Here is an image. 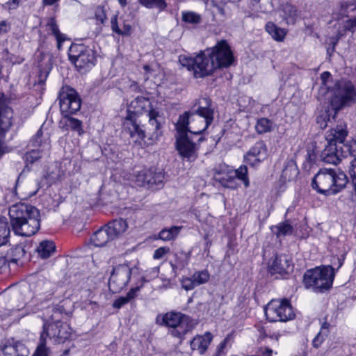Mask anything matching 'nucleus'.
<instances>
[{"mask_svg":"<svg viewBox=\"0 0 356 356\" xmlns=\"http://www.w3.org/2000/svg\"><path fill=\"white\" fill-rule=\"evenodd\" d=\"M10 224L14 233L22 236H31L40 227V216L35 207L19 203L9 209Z\"/></svg>","mask_w":356,"mask_h":356,"instance_id":"obj_1","label":"nucleus"},{"mask_svg":"<svg viewBox=\"0 0 356 356\" xmlns=\"http://www.w3.org/2000/svg\"><path fill=\"white\" fill-rule=\"evenodd\" d=\"M147 113L150 122L156 120V112L152 108L149 99L137 97L128 106V115L123 122V131L129 135L133 143L141 145L145 138V132L137 122L139 114Z\"/></svg>","mask_w":356,"mask_h":356,"instance_id":"obj_2","label":"nucleus"},{"mask_svg":"<svg viewBox=\"0 0 356 356\" xmlns=\"http://www.w3.org/2000/svg\"><path fill=\"white\" fill-rule=\"evenodd\" d=\"M348 183L346 174L338 168H321L313 178L312 186L318 193L325 195H335Z\"/></svg>","mask_w":356,"mask_h":356,"instance_id":"obj_3","label":"nucleus"},{"mask_svg":"<svg viewBox=\"0 0 356 356\" xmlns=\"http://www.w3.org/2000/svg\"><path fill=\"white\" fill-rule=\"evenodd\" d=\"M60 108L65 116L64 125L67 129H70L78 133L79 136L83 134L82 122L79 120L70 117L79 111L81 101L76 91L67 86H63L58 95Z\"/></svg>","mask_w":356,"mask_h":356,"instance_id":"obj_4","label":"nucleus"},{"mask_svg":"<svg viewBox=\"0 0 356 356\" xmlns=\"http://www.w3.org/2000/svg\"><path fill=\"white\" fill-rule=\"evenodd\" d=\"M213 108L211 101L208 97H202L194 106L193 112H185L181 116L186 115L188 124L186 132L200 134L211 124L213 120Z\"/></svg>","mask_w":356,"mask_h":356,"instance_id":"obj_5","label":"nucleus"},{"mask_svg":"<svg viewBox=\"0 0 356 356\" xmlns=\"http://www.w3.org/2000/svg\"><path fill=\"white\" fill-rule=\"evenodd\" d=\"M327 94L334 117L342 108L356 102V88L346 79L336 81L332 88L327 90Z\"/></svg>","mask_w":356,"mask_h":356,"instance_id":"obj_6","label":"nucleus"},{"mask_svg":"<svg viewBox=\"0 0 356 356\" xmlns=\"http://www.w3.org/2000/svg\"><path fill=\"white\" fill-rule=\"evenodd\" d=\"M334 276V269L332 266L316 267L305 272L303 282L307 289L314 292H324L331 288Z\"/></svg>","mask_w":356,"mask_h":356,"instance_id":"obj_7","label":"nucleus"},{"mask_svg":"<svg viewBox=\"0 0 356 356\" xmlns=\"http://www.w3.org/2000/svg\"><path fill=\"white\" fill-rule=\"evenodd\" d=\"M188 124L186 115L179 116L176 124L177 136L176 137V146L179 155L188 161H194L197 157L195 144L191 141L186 132Z\"/></svg>","mask_w":356,"mask_h":356,"instance_id":"obj_8","label":"nucleus"},{"mask_svg":"<svg viewBox=\"0 0 356 356\" xmlns=\"http://www.w3.org/2000/svg\"><path fill=\"white\" fill-rule=\"evenodd\" d=\"M27 286L21 287L11 295H3L0 298V316H10L12 312L20 311L33 299L32 294L27 293Z\"/></svg>","mask_w":356,"mask_h":356,"instance_id":"obj_9","label":"nucleus"},{"mask_svg":"<svg viewBox=\"0 0 356 356\" xmlns=\"http://www.w3.org/2000/svg\"><path fill=\"white\" fill-rule=\"evenodd\" d=\"M139 274V268L136 265L131 266L126 263L115 266L108 281L110 290L113 293L120 292L127 286L131 277L135 278Z\"/></svg>","mask_w":356,"mask_h":356,"instance_id":"obj_10","label":"nucleus"},{"mask_svg":"<svg viewBox=\"0 0 356 356\" xmlns=\"http://www.w3.org/2000/svg\"><path fill=\"white\" fill-rule=\"evenodd\" d=\"M69 58L76 69L82 73L91 69L96 61L94 51L81 44L71 45L69 49Z\"/></svg>","mask_w":356,"mask_h":356,"instance_id":"obj_11","label":"nucleus"},{"mask_svg":"<svg viewBox=\"0 0 356 356\" xmlns=\"http://www.w3.org/2000/svg\"><path fill=\"white\" fill-rule=\"evenodd\" d=\"M264 312L270 322H286L295 316L292 306L286 299L272 300L266 306Z\"/></svg>","mask_w":356,"mask_h":356,"instance_id":"obj_12","label":"nucleus"},{"mask_svg":"<svg viewBox=\"0 0 356 356\" xmlns=\"http://www.w3.org/2000/svg\"><path fill=\"white\" fill-rule=\"evenodd\" d=\"M163 323L171 328L170 333L175 337L181 338L195 326L193 321L179 312L166 313L163 317Z\"/></svg>","mask_w":356,"mask_h":356,"instance_id":"obj_13","label":"nucleus"},{"mask_svg":"<svg viewBox=\"0 0 356 356\" xmlns=\"http://www.w3.org/2000/svg\"><path fill=\"white\" fill-rule=\"evenodd\" d=\"M347 130L343 125H339L334 129L327 131L326 140L329 143V145L323 151L322 156L325 163L337 164L339 159L337 155V143H342L347 136Z\"/></svg>","mask_w":356,"mask_h":356,"instance_id":"obj_14","label":"nucleus"},{"mask_svg":"<svg viewBox=\"0 0 356 356\" xmlns=\"http://www.w3.org/2000/svg\"><path fill=\"white\" fill-rule=\"evenodd\" d=\"M60 314L55 311L51 316V321L44 324V339L48 337L54 342L60 343L65 341L71 334V328L67 323L57 319V315Z\"/></svg>","mask_w":356,"mask_h":356,"instance_id":"obj_15","label":"nucleus"},{"mask_svg":"<svg viewBox=\"0 0 356 356\" xmlns=\"http://www.w3.org/2000/svg\"><path fill=\"white\" fill-rule=\"evenodd\" d=\"M208 53L216 69L228 67L234 63L233 54L225 40L217 42Z\"/></svg>","mask_w":356,"mask_h":356,"instance_id":"obj_16","label":"nucleus"},{"mask_svg":"<svg viewBox=\"0 0 356 356\" xmlns=\"http://www.w3.org/2000/svg\"><path fill=\"white\" fill-rule=\"evenodd\" d=\"M54 288L55 285L52 282L44 278L32 277L27 287V293L29 296L32 294L33 298L42 302L51 299Z\"/></svg>","mask_w":356,"mask_h":356,"instance_id":"obj_17","label":"nucleus"},{"mask_svg":"<svg viewBox=\"0 0 356 356\" xmlns=\"http://www.w3.org/2000/svg\"><path fill=\"white\" fill-rule=\"evenodd\" d=\"M193 72L197 78L204 77L210 74L216 68L209 56L204 53H200L194 58Z\"/></svg>","mask_w":356,"mask_h":356,"instance_id":"obj_18","label":"nucleus"},{"mask_svg":"<svg viewBox=\"0 0 356 356\" xmlns=\"http://www.w3.org/2000/svg\"><path fill=\"white\" fill-rule=\"evenodd\" d=\"M267 156V148L264 141L259 140L245 154V162L252 165H256L264 161Z\"/></svg>","mask_w":356,"mask_h":356,"instance_id":"obj_19","label":"nucleus"},{"mask_svg":"<svg viewBox=\"0 0 356 356\" xmlns=\"http://www.w3.org/2000/svg\"><path fill=\"white\" fill-rule=\"evenodd\" d=\"M29 349L19 341L8 340L0 345V356H28Z\"/></svg>","mask_w":356,"mask_h":356,"instance_id":"obj_20","label":"nucleus"},{"mask_svg":"<svg viewBox=\"0 0 356 356\" xmlns=\"http://www.w3.org/2000/svg\"><path fill=\"white\" fill-rule=\"evenodd\" d=\"M213 339V335L207 332L203 335H197L191 341L193 350H197L201 355L204 354Z\"/></svg>","mask_w":356,"mask_h":356,"instance_id":"obj_21","label":"nucleus"},{"mask_svg":"<svg viewBox=\"0 0 356 356\" xmlns=\"http://www.w3.org/2000/svg\"><path fill=\"white\" fill-rule=\"evenodd\" d=\"M291 269V263L284 254L276 256L270 265V270L272 273L282 274L288 273Z\"/></svg>","mask_w":356,"mask_h":356,"instance_id":"obj_22","label":"nucleus"},{"mask_svg":"<svg viewBox=\"0 0 356 356\" xmlns=\"http://www.w3.org/2000/svg\"><path fill=\"white\" fill-rule=\"evenodd\" d=\"M220 170L215 169L214 179L218 181L224 187L234 188V185L233 184L235 181L234 175L232 174L225 165L220 166Z\"/></svg>","mask_w":356,"mask_h":356,"instance_id":"obj_23","label":"nucleus"},{"mask_svg":"<svg viewBox=\"0 0 356 356\" xmlns=\"http://www.w3.org/2000/svg\"><path fill=\"white\" fill-rule=\"evenodd\" d=\"M113 239L120 237L128 228L127 221L122 218L115 219L106 225Z\"/></svg>","mask_w":356,"mask_h":356,"instance_id":"obj_24","label":"nucleus"},{"mask_svg":"<svg viewBox=\"0 0 356 356\" xmlns=\"http://www.w3.org/2000/svg\"><path fill=\"white\" fill-rule=\"evenodd\" d=\"M113 241L106 226L97 230L90 238L91 243L96 247H103Z\"/></svg>","mask_w":356,"mask_h":356,"instance_id":"obj_25","label":"nucleus"},{"mask_svg":"<svg viewBox=\"0 0 356 356\" xmlns=\"http://www.w3.org/2000/svg\"><path fill=\"white\" fill-rule=\"evenodd\" d=\"M12 112L9 108L0 110V145L3 141L6 133L11 127Z\"/></svg>","mask_w":356,"mask_h":356,"instance_id":"obj_26","label":"nucleus"},{"mask_svg":"<svg viewBox=\"0 0 356 356\" xmlns=\"http://www.w3.org/2000/svg\"><path fill=\"white\" fill-rule=\"evenodd\" d=\"M111 28L113 31L122 35H129L131 33V25L126 19L121 17L118 22L117 17L111 19Z\"/></svg>","mask_w":356,"mask_h":356,"instance_id":"obj_27","label":"nucleus"},{"mask_svg":"<svg viewBox=\"0 0 356 356\" xmlns=\"http://www.w3.org/2000/svg\"><path fill=\"white\" fill-rule=\"evenodd\" d=\"M298 175V169L295 162L292 160L289 161L282 172L281 181L284 183L291 181L296 179Z\"/></svg>","mask_w":356,"mask_h":356,"instance_id":"obj_28","label":"nucleus"},{"mask_svg":"<svg viewBox=\"0 0 356 356\" xmlns=\"http://www.w3.org/2000/svg\"><path fill=\"white\" fill-rule=\"evenodd\" d=\"M265 29L272 38L277 41H283L286 34L284 29L277 26L273 22H268L266 24Z\"/></svg>","mask_w":356,"mask_h":356,"instance_id":"obj_29","label":"nucleus"},{"mask_svg":"<svg viewBox=\"0 0 356 356\" xmlns=\"http://www.w3.org/2000/svg\"><path fill=\"white\" fill-rule=\"evenodd\" d=\"M47 26L48 30L56 37L57 40V47L60 49L61 48L62 42L66 40V36L59 31L58 26L54 18L49 19Z\"/></svg>","mask_w":356,"mask_h":356,"instance_id":"obj_30","label":"nucleus"},{"mask_svg":"<svg viewBox=\"0 0 356 356\" xmlns=\"http://www.w3.org/2000/svg\"><path fill=\"white\" fill-rule=\"evenodd\" d=\"M54 251L55 245L54 243L50 241H42L37 248L38 255L42 259L49 257Z\"/></svg>","mask_w":356,"mask_h":356,"instance_id":"obj_31","label":"nucleus"},{"mask_svg":"<svg viewBox=\"0 0 356 356\" xmlns=\"http://www.w3.org/2000/svg\"><path fill=\"white\" fill-rule=\"evenodd\" d=\"M10 233V230L7 218L0 216V247L8 242Z\"/></svg>","mask_w":356,"mask_h":356,"instance_id":"obj_32","label":"nucleus"},{"mask_svg":"<svg viewBox=\"0 0 356 356\" xmlns=\"http://www.w3.org/2000/svg\"><path fill=\"white\" fill-rule=\"evenodd\" d=\"M274 128L275 124L270 120L266 118L259 119L255 125V129L259 134L270 132L273 131Z\"/></svg>","mask_w":356,"mask_h":356,"instance_id":"obj_33","label":"nucleus"},{"mask_svg":"<svg viewBox=\"0 0 356 356\" xmlns=\"http://www.w3.org/2000/svg\"><path fill=\"white\" fill-rule=\"evenodd\" d=\"M181 227L172 226L170 228L163 229L157 236V239L159 238L163 241H170L174 239L179 233Z\"/></svg>","mask_w":356,"mask_h":356,"instance_id":"obj_34","label":"nucleus"},{"mask_svg":"<svg viewBox=\"0 0 356 356\" xmlns=\"http://www.w3.org/2000/svg\"><path fill=\"white\" fill-rule=\"evenodd\" d=\"M42 135L43 133L41 129H39L36 134L34 136L32 139L33 145L35 147H42V150L49 149L50 148V140L49 137L47 136L44 141H42Z\"/></svg>","mask_w":356,"mask_h":356,"instance_id":"obj_35","label":"nucleus"},{"mask_svg":"<svg viewBox=\"0 0 356 356\" xmlns=\"http://www.w3.org/2000/svg\"><path fill=\"white\" fill-rule=\"evenodd\" d=\"M182 20L188 24H197L201 22V15L193 11H184L181 14Z\"/></svg>","mask_w":356,"mask_h":356,"instance_id":"obj_36","label":"nucleus"},{"mask_svg":"<svg viewBox=\"0 0 356 356\" xmlns=\"http://www.w3.org/2000/svg\"><path fill=\"white\" fill-rule=\"evenodd\" d=\"M231 173L234 175L235 178L237 177L238 179L243 181L245 187L249 186L248 168L245 165H241L235 171H231Z\"/></svg>","mask_w":356,"mask_h":356,"instance_id":"obj_37","label":"nucleus"},{"mask_svg":"<svg viewBox=\"0 0 356 356\" xmlns=\"http://www.w3.org/2000/svg\"><path fill=\"white\" fill-rule=\"evenodd\" d=\"M192 277L197 286L207 283L209 280L210 275L207 270H204L195 272Z\"/></svg>","mask_w":356,"mask_h":356,"instance_id":"obj_38","label":"nucleus"},{"mask_svg":"<svg viewBox=\"0 0 356 356\" xmlns=\"http://www.w3.org/2000/svg\"><path fill=\"white\" fill-rule=\"evenodd\" d=\"M275 229L277 236L290 235L293 232V227L288 222H284L278 224L275 227Z\"/></svg>","mask_w":356,"mask_h":356,"instance_id":"obj_39","label":"nucleus"},{"mask_svg":"<svg viewBox=\"0 0 356 356\" xmlns=\"http://www.w3.org/2000/svg\"><path fill=\"white\" fill-rule=\"evenodd\" d=\"M49 349L46 346V341L44 339V333L41 334L40 343L33 356H48Z\"/></svg>","mask_w":356,"mask_h":356,"instance_id":"obj_40","label":"nucleus"},{"mask_svg":"<svg viewBox=\"0 0 356 356\" xmlns=\"http://www.w3.org/2000/svg\"><path fill=\"white\" fill-rule=\"evenodd\" d=\"M25 254V250L22 245H16L10 250V261L16 264Z\"/></svg>","mask_w":356,"mask_h":356,"instance_id":"obj_41","label":"nucleus"},{"mask_svg":"<svg viewBox=\"0 0 356 356\" xmlns=\"http://www.w3.org/2000/svg\"><path fill=\"white\" fill-rule=\"evenodd\" d=\"M334 118L336 116H333V111L329 109L325 112V113L321 114L316 118V122L319 124L321 129H325L327 125V122L330 120V117Z\"/></svg>","mask_w":356,"mask_h":356,"instance_id":"obj_42","label":"nucleus"},{"mask_svg":"<svg viewBox=\"0 0 356 356\" xmlns=\"http://www.w3.org/2000/svg\"><path fill=\"white\" fill-rule=\"evenodd\" d=\"M327 327L323 326L319 332L314 337L312 341V345L314 348H318L324 341L325 338L327 334Z\"/></svg>","mask_w":356,"mask_h":356,"instance_id":"obj_43","label":"nucleus"},{"mask_svg":"<svg viewBox=\"0 0 356 356\" xmlns=\"http://www.w3.org/2000/svg\"><path fill=\"white\" fill-rule=\"evenodd\" d=\"M134 181L137 186H145L149 183L150 180L145 171H140L134 176Z\"/></svg>","mask_w":356,"mask_h":356,"instance_id":"obj_44","label":"nucleus"},{"mask_svg":"<svg viewBox=\"0 0 356 356\" xmlns=\"http://www.w3.org/2000/svg\"><path fill=\"white\" fill-rule=\"evenodd\" d=\"M94 19L96 21V24L97 26H101L104 23L106 19V15L104 9L102 7L99 6L95 9Z\"/></svg>","mask_w":356,"mask_h":356,"instance_id":"obj_45","label":"nucleus"},{"mask_svg":"<svg viewBox=\"0 0 356 356\" xmlns=\"http://www.w3.org/2000/svg\"><path fill=\"white\" fill-rule=\"evenodd\" d=\"M41 157L39 150L33 149L25 154V160L27 163H33Z\"/></svg>","mask_w":356,"mask_h":356,"instance_id":"obj_46","label":"nucleus"},{"mask_svg":"<svg viewBox=\"0 0 356 356\" xmlns=\"http://www.w3.org/2000/svg\"><path fill=\"white\" fill-rule=\"evenodd\" d=\"M284 12L291 19L292 22H294L298 15L296 8L292 5H286L284 8Z\"/></svg>","mask_w":356,"mask_h":356,"instance_id":"obj_47","label":"nucleus"},{"mask_svg":"<svg viewBox=\"0 0 356 356\" xmlns=\"http://www.w3.org/2000/svg\"><path fill=\"white\" fill-rule=\"evenodd\" d=\"M179 60L182 66L187 67L189 70H193L194 58H188L186 56H180Z\"/></svg>","mask_w":356,"mask_h":356,"instance_id":"obj_48","label":"nucleus"},{"mask_svg":"<svg viewBox=\"0 0 356 356\" xmlns=\"http://www.w3.org/2000/svg\"><path fill=\"white\" fill-rule=\"evenodd\" d=\"M344 27L351 32L352 35H356V17L344 22Z\"/></svg>","mask_w":356,"mask_h":356,"instance_id":"obj_49","label":"nucleus"},{"mask_svg":"<svg viewBox=\"0 0 356 356\" xmlns=\"http://www.w3.org/2000/svg\"><path fill=\"white\" fill-rule=\"evenodd\" d=\"M181 286L186 291L192 290L196 286L193 277L184 278L181 280Z\"/></svg>","mask_w":356,"mask_h":356,"instance_id":"obj_50","label":"nucleus"},{"mask_svg":"<svg viewBox=\"0 0 356 356\" xmlns=\"http://www.w3.org/2000/svg\"><path fill=\"white\" fill-rule=\"evenodd\" d=\"M29 186L33 188L25 193V197H31L35 195L40 188L38 181H32L29 183Z\"/></svg>","mask_w":356,"mask_h":356,"instance_id":"obj_51","label":"nucleus"},{"mask_svg":"<svg viewBox=\"0 0 356 356\" xmlns=\"http://www.w3.org/2000/svg\"><path fill=\"white\" fill-rule=\"evenodd\" d=\"M142 286V284L140 285L137 284L136 286L132 287L129 291L126 294V297L129 302L134 300L138 296V293Z\"/></svg>","mask_w":356,"mask_h":356,"instance_id":"obj_52","label":"nucleus"},{"mask_svg":"<svg viewBox=\"0 0 356 356\" xmlns=\"http://www.w3.org/2000/svg\"><path fill=\"white\" fill-rule=\"evenodd\" d=\"M331 74L329 72H324L321 75V92H324L327 90V82L328 80L330 79Z\"/></svg>","mask_w":356,"mask_h":356,"instance_id":"obj_53","label":"nucleus"},{"mask_svg":"<svg viewBox=\"0 0 356 356\" xmlns=\"http://www.w3.org/2000/svg\"><path fill=\"white\" fill-rule=\"evenodd\" d=\"M129 302L127 300L126 296H120L118 298H117L116 300H115V301L113 303V307L116 309H120L122 306H124V305H126Z\"/></svg>","mask_w":356,"mask_h":356,"instance_id":"obj_54","label":"nucleus"},{"mask_svg":"<svg viewBox=\"0 0 356 356\" xmlns=\"http://www.w3.org/2000/svg\"><path fill=\"white\" fill-rule=\"evenodd\" d=\"M169 252L170 248L168 247H160L157 248V259L163 257Z\"/></svg>","mask_w":356,"mask_h":356,"instance_id":"obj_55","label":"nucleus"},{"mask_svg":"<svg viewBox=\"0 0 356 356\" xmlns=\"http://www.w3.org/2000/svg\"><path fill=\"white\" fill-rule=\"evenodd\" d=\"M139 1L147 8H152L156 3V0H139Z\"/></svg>","mask_w":356,"mask_h":356,"instance_id":"obj_56","label":"nucleus"},{"mask_svg":"<svg viewBox=\"0 0 356 356\" xmlns=\"http://www.w3.org/2000/svg\"><path fill=\"white\" fill-rule=\"evenodd\" d=\"M9 30V26L6 22L3 21L0 22V34L6 33Z\"/></svg>","mask_w":356,"mask_h":356,"instance_id":"obj_57","label":"nucleus"},{"mask_svg":"<svg viewBox=\"0 0 356 356\" xmlns=\"http://www.w3.org/2000/svg\"><path fill=\"white\" fill-rule=\"evenodd\" d=\"M348 31V29H346L344 27V24L343 25V29L341 30H339L337 34V40H339L343 37L346 35V32Z\"/></svg>","mask_w":356,"mask_h":356,"instance_id":"obj_58","label":"nucleus"},{"mask_svg":"<svg viewBox=\"0 0 356 356\" xmlns=\"http://www.w3.org/2000/svg\"><path fill=\"white\" fill-rule=\"evenodd\" d=\"M10 261L8 260L6 257L2 256L0 254V268L7 266L8 262Z\"/></svg>","mask_w":356,"mask_h":356,"instance_id":"obj_59","label":"nucleus"},{"mask_svg":"<svg viewBox=\"0 0 356 356\" xmlns=\"http://www.w3.org/2000/svg\"><path fill=\"white\" fill-rule=\"evenodd\" d=\"M7 3L9 6V8L15 9L18 6L19 0H9Z\"/></svg>","mask_w":356,"mask_h":356,"instance_id":"obj_60","label":"nucleus"},{"mask_svg":"<svg viewBox=\"0 0 356 356\" xmlns=\"http://www.w3.org/2000/svg\"><path fill=\"white\" fill-rule=\"evenodd\" d=\"M166 7V3L164 0H157V8L163 10Z\"/></svg>","mask_w":356,"mask_h":356,"instance_id":"obj_61","label":"nucleus"},{"mask_svg":"<svg viewBox=\"0 0 356 356\" xmlns=\"http://www.w3.org/2000/svg\"><path fill=\"white\" fill-rule=\"evenodd\" d=\"M129 88L131 91H134V92H136V91H138L139 90V86L138 85V83L135 81H133L131 84H130V86H129Z\"/></svg>","mask_w":356,"mask_h":356,"instance_id":"obj_62","label":"nucleus"},{"mask_svg":"<svg viewBox=\"0 0 356 356\" xmlns=\"http://www.w3.org/2000/svg\"><path fill=\"white\" fill-rule=\"evenodd\" d=\"M58 0H43V3L44 5L51 6L53 5L54 3L58 1Z\"/></svg>","mask_w":356,"mask_h":356,"instance_id":"obj_63","label":"nucleus"},{"mask_svg":"<svg viewBox=\"0 0 356 356\" xmlns=\"http://www.w3.org/2000/svg\"><path fill=\"white\" fill-rule=\"evenodd\" d=\"M121 6L124 7L127 6V0H118Z\"/></svg>","mask_w":356,"mask_h":356,"instance_id":"obj_64","label":"nucleus"}]
</instances>
